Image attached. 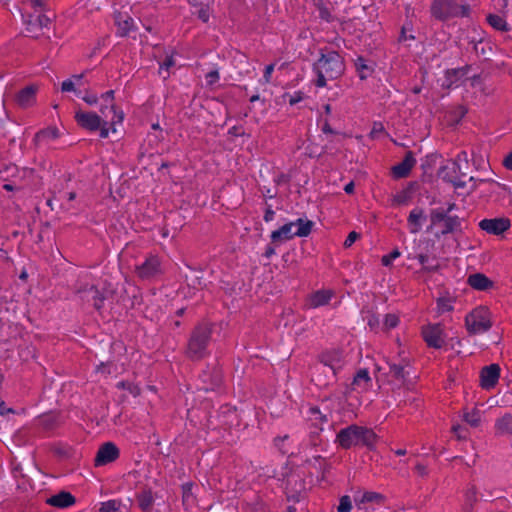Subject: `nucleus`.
<instances>
[{
  "mask_svg": "<svg viewBox=\"0 0 512 512\" xmlns=\"http://www.w3.org/2000/svg\"><path fill=\"white\" fill-rule=\"evenodd\" d=\"M370 381L369 373L366 369H361L354 377L353 383L357 386H365Z\"/></svg>",
  "mask_w": 512,
  "mask_h": 512,
  "instance_id": "nucleus-42",
  "label": "nucleus"
},
{
  "mask_svg": "<svg viewBox=\"0 0 512 512\" xmlns=\"http://www.w3.org/2000/svg\"><path fill=\"white\" fill-rule=\"evenodd\" d=\"M303 99V93L302 92H296L293 96H290L289 104L295 105L298 102H300Z\"/></svg>",
  "mask_w": 512,
  "mask_h": 512,
  "instance_id": "nucleus-62",
  "label": "nucleus"
},
{
  "mask_svg": "<svg viewBox=\"0 0 512 512\" xmlns=\"http://www.w3.org/2000/svg\"><path fill=\"white\" fill-rule=\"evenodd\" d=\"M58 137V130L54 127H50L36 133L34 137V141L36 144H41L43 142L54 140Z\"/></svg>",
  "mask_w": 512,
  "mask_h": 512,
  "instance_id": "nucleus-32",
  "label": "nucleus"
},
{
  "mask_svg": "<svg viewBox=\"0 0 512 512\" xmlns=\"http://www.w3.org/2000/svg\"><path fill=\"white\" fill-rule=\"evenodd\" d=\"M308 419L315 425H318V423H324L328 421L327 415L323 414L317 407L309 408Z\"/></svg>",
  "mask_w": 512,
  "mask_h": 512,
  "instance_id": "nucleus-37",
  "label": "nucleus"
},
{
  "mask_svg": "<svg viewBox=\"0 0 512 512\" xmlns=\"http://www.w3.org/2000/svg\"><path fill=\"white\" fill-rule=\"evenodd\" d=\"M355 68L361 80L367 79L374 71L373 66L362 56L357 57L355 60Z\"/></svg>",
  "mask_w": 512,
  "mask_h": 512,
  "instance_id": "nucleus-28",
  "label": "nucleus"
},
{
  "mask_svg": "<svg viewBox=\"0 0 512 512\" xmlns=\"http://www.w3.org/2000/svg\"><path fill=\"white\" fill-rule=\"evenodd\" d=\"M199 379L202 385L199 389L204 391H214L222 384V372L216 366H207L200 374Z\"/></svg>",
  "mask_w": 512,
  "mask_h": 512,
  "instance_id": "nucleus-14",
  "label": "nucleus"
},
{
  "mask_svg": "<svg viewBox=\"0 0 512 512\" xmlns=\"http://www.w3.org/2000/svg\"><path fill=\"white\" fill-rule=\"evenodd\" d=\"M314 70L317 73L315 85L325 87L327 80L339 78L345 70L343 57L336 51H329L322 54L314 64Z\"/></svg>",
  "mask_w": 512,
  "mask_h": 512,
  "instance_id": "nucleus-1",
  "label": "nucleus"
},
{
  "mask_svg": "<svg viewBox=\"0 0 512 512\" xmlns=\"http://www.w3.org/2000/svg\"><path fill=\"white\" fill-rule=\"evenodd\" d=\"M438 176L443 181L451 183L456 189L466 186V181L461 180V177L466 176V173L462 171L458 160L447 161L439 168Z\"/></svg>",
  "mask_w": 512,
  "mask_h": 512,
  "instance_id": "nucleus-7",
  "label": "nucleus"
},
{
  "mask_svg": "<svg viewBox=\"0 0 512 512\" xmlns=\"http://www.w3.org/2000/svg\"><path fill=\"white\" fill-rule=\"evenodd\" d=\"M287 500L300 502L305 498L304 481L294 475L290 476L287 480Z\"/></svg>",
  "mask_w": 512,
  "mask_h": 512,
  "instance_id": "nucleus-19",
  "label": "nucleus"
},
{
  "mask_svg": "<svg viewBox=\"0 0 512 512\" xmlns=\"http://www.w3.org/2000/svg\"><path fill=\"white\" fill-rule=\"evenodd\" d=\"M313 6L317 9L321 20L331 23L337 20L333 15L334 4L330 0H311Z\"/></svg>",
  "mask_w": 512,
  "mask_h": 512,
  "instance_id": "nucleus-23",
  "label": "nucleus"
},
{
  "mask_svg": "<svg viewBox=\"0 0 512 512\" xmlns=\"http://www.w3.org/2000/svg\"><path fill=\"white\" fill-rule=\"evenodd\" d=\"M415 471L418 473L419 476L421 477H426L428 476V469L425 465L421 464V463H417L415 465Z\"/></svg>",
  "mask_w": 512,
  "mask_h": 512,
  "instance_id": "nucleus-60",
  "label": "nucleus"
},
{
  "mask_svg": "<svg viewBox=\"0 0 512 512\" xmlns=\"http://www.w3.org/2000/svg\"><path fill=\"white\" fill-rule=\"evenodd\" d=\"M192 488V483H185L182 485V501L186 510L192 509L196 501Z\"/></svg>",
  "mask_w": 512,
  "mask_h": 512,
  "instance_id": "nucleus-29",
  "label": "nucleus"
},
{
  "mask_svg": "<svg viewBox=\"0 0 512 512\" xmlns=\"http://www.w3.org/2000/svg\"><path fill=\"white\" fill-rule=\"evenodd\" d=\"M449 217L448 211L444 209H433L430 213V221L432 226H436L439 223H443Z\"/></svg>",
  "mask_w": 512,
  "mask_h": 512,
  "instance_id": "nucleus-38",
  "label": "nucleus"
},
{
  "mask_svg": "<svg viewBox=\"0 0 512 512\" xmlns=\"http://www.w3.org/2000/svg\"><path fill=\"white\" fill-rule=\"evenodd\" d=\"M61 90L62 92L76 91L74 82L71 79L63 81L61 84Z\"/></svg>",
  "mask_w": 512,
  "mask_h": 512,
  "instance_id": "nucleus-59",
  "label": "nucleus"
},
{
  "mask_svg": "<svg viewBox=\"0 0 512 512\" xmlns=\"http://www.w3.org/2000/svg\"><path fill=\"white\" fill-rule=\"evenodd\" d=\"M23 19L28 35L33 39L41 38L43 36V33H40L41 30L47 28L51 22V19L43 13L23 14Z\"/></svg>",
  "mask_w": 512,
  "mask_h": 512,
  "instance_id": "nucleus-10",
  "label": "nucleus"
},
{
  "mask_svg": "<svg viewBox=\"0 0 512 512\" xmlns=\"http://www.w3.org/2000/svg\"><path fill=\"white\" fill-rule=\"evenodd\" d=\"M21 3L26 7L33 10L32 14L42 13L45 8L43 0H22Z\"/></svg>",
  "mask_w": 512,
  "mask_h": 512,
  "instance_id": "nucleus-39",
  "label": "nucleus"
},
{
  "mask_svg": "<svg viewBox=\"0 0 512 512\" xmlns=\"http://www.w3.org/2000/svg\"><path fill=\"white\" fill-rule=\"evenodd\" d=\"M410 199H411V188L408 187L393 197V204L394 205H405L410 201Z\"/></svg>",
  "mask_w": 512,
  "mask_h": 512,
  "instance_id": "nucleus-40",
  "label": "nucleus"
},
{
  "mask_svg": "<svg viewBox=\"0 0 512 512\" xmlns=\"http://www.w3.org/2000/svg\"><path fill=\"white\" fill-rule=\"evenodd\" d=\"M399 323V318L396 314H387L384 319V326L386 329L395 328Z\"/></svg>",
  "mask_w": 512,
  "mask_h": 512,
  "instance_id": "nucleus-47",
  "label": "nucleus"
},
{
  "mask_svg": "<svg viewBox=\"0 0 512 512\" xmlns=\"http://www.w3.org/2000/svg\"><path fill=\"white\" fill-rule=\"evenodd\" d=\"M102 296H104V301L106 299L112 298L115 294V289L112 287L111 283L105 282L103 288L100 290Z\"/></svg>",
  "mask_w": 512,
  "mask_h": 512,
  "instance_id": "nucleus-51",
  "label": "nucleus"
},
{
  "mask_svg": "<svg viewBox=\"0 0 512 512\" xmlns=\"http://www.w3.org/2000/svg\"><path fill=\"white\" fill-rule=\"evenodd\" d=\"M511 226L510 220L506 217L483 219L479 223V227L492 235H501Z\"/></svg>",
  "mask_w": 512,
  "mask_h": 512,
  "instance_id": "nucleus-17",
  "label": "nucleus"
},
{
  "mask_svg": "<svg viewBox=\"0 0 512 512\" xmlns=\"http://www.w3.org/2000/svg\"><path fill=\"white\" fill-rule=\"evenodd\" d=\"M481 418L482 412L477 407H474L471 411H465L463 414L464 421L475 428L481 424Z\"/></svg>",
  "mask_w": 512,
  "mask_h": 512,
  "instance_id": "nucleus-31",
  "label": "nucleus"
},
{
  "mask_svg": "<svg viewBox=\"0 0 512 512\" xmlns=\"http://www.w3.org/2000/svg\"><path fill=\"white\" fill-rule=\"evenodd\" d=\"M312 227L313 222L311 220H303L302 218L286 223L271 233L272 244L278 246L295 236L306 237L311 233Z\"/></svg>",
  "mask_w": 512,
  "mask_h": 512,
  "instance_id": "nucleus-4",
  "label": "nucleus"
},
{
  "mask_svg": "<svg viewBox=\"0 0 512 512\" xmlns=\"http://www.w3.org/2000/svg\"><path fill=\"white\" fill-rule=\"evenodd\" d=\"M100 112L103 114L104 117L108 118L109 117V113H112L113 116L111 118V123L112 124H115V123H120L122 122L123 120V113L122 112H117L116 111V107L114 105V103H107L106 105H103L100 109Z\"/></svg>",
  "mask_w": 512,
  "mask_h": 512,
  "instance_id": "nucleus-34",
  "label": "nucleus"
},
{
  "mask_svg": "<svg viewBox=\"0 0 512 512\" xmlns=\"http://www.w3.org/2000/svg\"><path fill=\"white\" fill-rule=\"evenodd\" d=\"M437 307H438V311L440 313L449 312V311L453 310V306L451 304V301L449 299H446V298L438 299Z\"/></svg>",
  "mask_w": 512,
  "mask_h": 512,
  "instance_id": "nucleus-46",
  "label": "nucleus"
},
{
  "mask_svg": "<svg viewBox=\"0 0 512 512\" xmlns=\"http://www.w3.org/2000/svg\"><path fill=\"white\" fill-rule=\"evenodd\" d=\"M46 504L57 509H67L76 503V498L68 491H60L46 499Z\"/></svg>",
  "mask_w": 512,
  "mask_h": 512,
  "instance_id": "nucleus-22",
  "label": "nucleus"
},
{
  "mask_svg": "<svg viewBox=\"0 0 512 512\" xmlns=\"http://www.w3.org/2000/svg\"><path fill=\"white\" fill-rule=\"evenodd\" d=\"M54 453L61 458H69L72 455V449L69 446H55L53 449Z\"/></svg>",
  "mask_w": 512,
  "mask_h": 512,
  "instance_id": "nucleus-45",
  "label": "nucleus"
},
{
  "mask_svg": "<svg viewBox=\"0 0 512 512\" xmlns=\"http://www.w3.org/2000/svg\"><path fill=\"white\" fill-rule=\"evenodd\" d=\"M320 363L328 366L325 367L328 370V381H321L319 379L320 386H327L334 382L338 371L342 368L343 363L338 352H327L320 356Z\"/></svg>",
  "mask_w": 512,
  "mask_h": 512,
  "instance_id": "nucleus-11",
  "label": "nucleus"
},
{
  "mask_svg": "<svg viewBox=\"0 0 512 512\" xmlns=\"http://www.w3.org/2000/svg\"><path fill=\"white\" fill-rule=\"evenodd\" d=\"M467 111V108L462 105L456 107L455 110L453 111L455 122L459 123L460 120L467 114Z\"/></svg>",
  "mask_w": 512,
  "mask_h": 512,
  "instance_id": "nucleus-52",
  "label": "nucleus"
},
{
  "mask_svg": "<svg viewBox=\"0 0 512 512\" xmlns=\"http://www.w3.org/2000/svg\"><path fill=\"white\" fill-rule=\"evenodd\" d=\"M376 440L377 435L372 429L354 424L341 429L336 436V442L343 449H349L357 445L372 449Z\"/></svg>",
  "mask_w": 512,
  "mask_h": 512,
  "instance_id": "nucleus-2",
  "label": "nucleus"
},
{
  "mask_svg": "<svg viewBox=\"0 0 512 512\" xmlns=\"http://www.w3.org/2000/svg\"><path fill=\"white\" fill-rule=\"evenodd\" d=\"M37 87L30 85L20 90L16 95V102L20 107L27 108L34 104Z\"/></svg>",
  "mask_w": 512,
  "mask_h": 512,
  "instance_id": "nucleus-25",
  "label": "nucleus"
},
{
  "mask_svg": "<svg viewBox=\"0 0 512 512\" xmlns=\"http://www.w3.org/2000/svg\"><path fill=\"white\" fill-rule=\"evenodd\" d=\"M503 165L512 171V151L505 157L503 161Z\"/></svg>",
  "mask_w": 512,
  "mask_h": 512,
  "instance_id": "nucleus-64",
  "label": "nucleus"
},
{
  "mask_svg": "<svg viewBox=\"0 0 512 512\" xmlns=\"http://www.w3.org/2000/svg\"><path fill=\"white\" fill-rule=\"evenodd\" d=\"M334 291L330 289H321L313 292L306 300V306L310 309H315L325 306L334 296Z\"/></svg>",
  "mask_w": 512,
  "mask_h": 512,
  "instance_id": "nucleus-20",
  "label": "nucleus"
},
{
  "mask_svg": "<svg viewBox=\"0 0 512 512\" xmlns=\"http://www.w3.org/2000/svg\"><path fill=\"white\" fill-rule=\"evenodd\" d=\"M367 324L369 325V327L372 330H376L379 327V325H380V319H379V317L377 315L370 314L367 317Z\"/></svg>",
  "mask_w": 512,
  "mask_h": 512,
  "instance_id": "nucleus-54",
  "label": "nucleus"
},
{
  "mask_svg": "<svg viewBox=\"0 0 512 512\" xmlns=\"http://www.w3.org/2000/svg\"><path fill=\"white\" fill-rule=\"evenodd\" d=\"M500 371V366L495 363L484 366L480 371V386L485 390L494 388L498 383Z\"/></svg>",
  "mask_w": 512,
  "mask_h": 512,
  "instance_id": "nucleus-15",
  "label": "nucleus"
},
{
  "mask_svg": "<svg viewBox=\"0 0 512 512\" xmlns=\"http://www.w3.org/2000/svg\"><path fill=\"white\" fill-rule=\"evenodd\" d=\"M175 65L173 56H167L163 63L160 64L159 74L162 75L163 71H166V75L163 78L166 79L169 76V69Z\"/></svg>",
  "mask_w": 512,
  "mask_h": 512,
  "instance_id": "nucleus-44",
  "label": "nucleus"
},
{
  "mask_svg": "<svg viewBox=\"0 0 512 512\" xmlns=\"http://www.w3.org/2000/svg\"><path fill=\"white\" fill-rule=\"evenodd\" d=\"M77 293L81 295L82 299L93 302V307L100 311L104 305V296H102L100 289L95 285L84 284L77 288Z\"/></svg>",
  "mask_w": 512,
  "mask_h": 512,
  "instance_id": "nucleus-18",
  "label": "nucleus"
},
{
  "mask_svg": "<svg viewBox=\"0 0 512 512\" xmlns=\"http://www.w3.org/2000/svg\"><path fill=\"white\" fill-rule=\"evenodd\" d=\"M321 438H320V434L318 431H313L310 433V436H309V444L312 446V447H317L321 444Z\"/></svg>",
  "mask_w": 512,
  "mask_h": 512,
  "instance_id": "nucleus-57",
  "label": "nucleus"
},
{
  "mask_svg": "<svg viewBox=\"0 0 512 512\" xmlns=\"http://www.w3.org/2000/svg\"><path fill=\"white\" fill-rule=\"evenodd\" d=\"M354 503L358 510H377L385 506V495L373 491H357L354 494Z\"/></svg>",
  "mask_w": 512,
  "mask_h": 512,
  "instance_id": "nucleus-8",
  "label": "nucleus"
},
{
  "mask_svg": "<svg viewBox=\"0 0 512 512\" xmlns=\"http://www.w3.org/2000/svg\"><path fill=\"white\" fill-rule=\"evenodd\" d=\"M440 269V264L437 261L436 256H432L429 259V263H426L425 267L422 268L425 272H437Z\"/></svg>",
  "mask_w": 512,
  "mask_h": 512,
  "instance_id": "nucleus-49",
  "label": "nucleus"
},
{
  "mask_svg": "<svg viewBox=\"0 0 512 512\" xmlns=\"http://www.w3.org/2000/svg\"><path fill=\"white\" fill-rule=\"evenodd\" d=\"M416 164V159L411 151L405 154L404 159L392 168V173L396 178H405L409 175L411 169Z\"/></svg>",
  "mask_w": 512,
  "mask_h": 512,
  "instance_id": "nucleus-24",
  "label": "nucleus"
},
{
  "mask_svg": "<svg viewBox=\"0 0 512 512\" xmlns=\"http://www.w3.org/2000/svg\"><path fill=\"white\" fill-rule=\"evenodd\" d=\"M467 283L479 291H485L493 286V282L482 273L471 274L467 279Z\"/></svg>",
  "mask_w": 512,
  "mask_h": 512,
  "instance_id": "nucleus-27",
  "label": "nucleus"
},
{
  "mask_svg": "<svg viewBox=\"0 0 512 512\" xmlns=\"http://www.w3.org/2000/svg\"><path fill=\"white\" fill-rule=\"evenodd\" d=\"M139 508L142 510H148L152 507L154 503V497L152 491L150 489H143L137 495Z\"/></svg>",
  "mask_w": 512,
  "mask_h": 512,
  "instance_id": "nucleus-30",
  "label": "nucleus"
},
{
  "mask_svg": "<svg viewBox=\"0 0 512 512\" xmlns=\"http://www.w3.org/2000/svg\"><path fill=\"white\" fill-rule=\"evenodd\" d=\"M352 509V501L348 495H344L340 498L337 512H349Z\"/></svg>",
  "mask_w": 512,
  "mask_h": 512,
  "instance_id": "nucleus-43",
  "label": "nucleus"
},
{
  "mask_svg": "<svg viewBox=\"0 0 512 512\" xmlns=\"http://www.w3.org/2000/svg\"><path fill=\"white\" fill-rule=\"evenodd\" d=\"M461 221L458 216H450L443 222V229L441 235L453 233L460 229Z\"/></svg>",
  "mask_w": 512,
  "mask_h": 512,
  "instance_id": "nucleus-33",
  "label": "nucleus"
},
{
  "mask_svg": "<svg viewBox=\"0 0 512 512\" xmlns=\"http://www.w3.org/2000/svg\"><path fill=\"white\" fill-rule=\"evenodd\" d=\"M101 98L106 102V103H113V100H114V91L113 90H109L107 92H105L104 94H102Z\"/></svg>",
  "mask_w": 512,
  "mask_h": 512,
  "instance_id": "nucleus-63",
  "label": "nucleus"
},
{
  "mask_svg": "<svg viewBox=\"0 0 512 512\" xmlns=\"http://www.w3.org/2000/svg\"><path fill=\"white\" fill-rule=\"evenodd\" d=\"M469 70V66H464L455 69H448L445 73L446 80L449 82V85H452L460 78L464 77Z\"/></svg>",
  "mask_w": 512,
  "mask_h": 512,
  "instance_id": "nucleus-35",
  "label": "nucleus"
},
{
  "mask_svg": "<svg viewBox=\"0 0 512 512\" xmlns=\"http://www.w3.org/2000/svg\"><path fill=\"white\" fill-rule=\"evenodd\" d=\"M274 67L275 65L274 64H269L265 67V70H264V75H263V81L264 83H270L271 81V75L274 71Z\"/></svg>",
  "mask_w": 512,
  "mask_h": 512,
  "instance_id": "nucleus-58",
  "label": "nucleus"
},
{
  "mask_svg": "<svg viewBox=\"0 0 512 512\" xmlns=\"http://www.w3.org/2000/svg\"><path fill=\"white\" fill-rule=\"evenodd\" d=\"M120 456L119 448L113 442L103 443L94 458V466L101 467L116 461Z\"/></svg>",
  "mask_w": 512,
  "mask_h": 512,
  "instance_id": "nucleus-12",
  "label": "nucleus"
},
{
  "mask_svg": "<svg viewBox=\"0 0 512 512\" xmlns=\"http://www.w3.org/2000/svg\"><path fill=\"white\" fill-rule=\"evenodd\" d=\"M388 375L400 381L402 385L409 386L414 384V380L410 377L411 365L407 359H402L399 363L388 362Z\"/></svg>",
  "mask_w": 512,
  "mask_h": 512,
  "instance_id": "nucleus-13",
  "label": "nucleus"
},
{
  "mask_svg": "<svg viewBox=\"0 0 512 512\" xmlns=\"http://www.w3.org/2000/svg\"><path fill=\"white\" fill-rule=\"evenodd\" d=\"M359 237H360L359 233H357L355 231L350 232L344 241V246L346 248L351 247Z\"/></svg>",
  "mask_w": 512,
  "mask_h": 512,
  "instance_id": "nucleus-55",
  "label": "nucleus"
},
{
  "mask_svg": "<svg viewBox=\"0 0 512 512\" xmlns=\"http://www.w3.org/2000/svg\"><path fill=\"white\" fill-rule=\"evenodd\" d=\"M75 119L81 127L91 131L98 130L102 122L100 116L93 112L78 111L75 114Z\"/></svg>",
  "mask_w": 512,
  "mask_h": 512,
  "instance_id": "nucleus-21",
  "label": "nucleus"
},
{
  "mask_svg": "<svg viewBox=\"0 0 512 512\" xmlns=\"http://www.w3.org/2000/svg\"><path fill=\"white\" fill-rule=\"evenodd\" d=\"M487 21L496 30H499V31H507L508 30L507 23H506L505 19L499 15L489 14L487 16Z\"/></svg>",
  "mask_w": 512,
  "mask_h": 512,
  "instance_id": "nucleus-36",
  "label": "nucleus"
},
{
  "mask_svg": "<svg viewBox=\"0 0 512 512\" xmlns=\"http://www.w3.org/2000/svg\"><path fill=\"white\" fill-rule=\"evenodd\" d=\"M121 503L118 500H109L101 503L98 512H117L120 510Z\"/></svg>",
  "mask_w": 512,
  "mask_h": 512,
  "instance_id": "nucleus-41",
  "label": "nucleus"
},
{
  "mask_svg": "<svg viewBox=\"0 0 512 512\" xmlns=\"http://www.w3.org/2000/svg\"><path fill=\"white\" fill-rule=\"evenodd\" d=\"M465 326L467 331L473 335L488 331L492 326L488 310L484 307L474 309L466 316Z\"/></svg>",
  "mask_w": 512,
  "mask_h": 512,
  "instance_id": "nucleus-6",
  "label": "nucleus"
},
{
  "mask_svg": "<svg viewBox=\"0 0 512 512\" xmlns=\"http://www.w3.org/2000/svg\"><path fill=\"white\" fill-rule=\"evenodd\" d=\"M410 259H412V256H409ZM413 258L417 259L419 261V263L422 265V268L425 267L426 263H429V259L431 258V256L429 255L428 252L426 253H419L415 256H413Z\"/></svg>",
  "mask_w": 512,
  "mask_h": 512,
  "instance_id": "nucleus-56",
  "label": "nucleus"
},
{
  "mask_svg": "<svg viewBox=\"0 0 512 512\" xmlns=\"http://www.w3.org/2000/svg\"><path fill=\"white\" fill-rule=\"evenodd\" d=\"M219 78L220 76L218 70H212L206 74V81L210 86L214 85L219 80Z\"/></svg>",
  "mask_w": 512,
  "mask_h": 512,
  "instance_id": "nucleus-53",
  "label": "nucleus"
},
{
  "mask_svg": "<svg viewBox=\"0 0 512 512\" xmlns=\"http://www.w3.org/2000/svg\"><path fill=\"white\" fill-rule=\"evenodd\" d=\"M325 367H327V366L322 363H320L319 365H317L315 367L318 382H319V379H321V381H328V370H326Z\"/></svg>",
  "mask_w": 512,
  "mask_h": 512,
  "instance_id": "nucleus-50",
  "label": "nucleus"
},
{
  "mask_svg": "<svg viewBox=\"0 0 512 512\" xmlns=\"http://www.w3.org/2000/svg\"><path fill=\"white\" fill-rule=\"evenodd\" d=\"M422 335L429 347L440 349L444 344L443 329L440 324L423 327Z\"/></svg>",
  "mask_w": 512,
  "mask_h": 512,
  "instance_id": "nucleus-16",
  "label": "nucleus"
},
{
  "mask_svg": "<svg viewBox=\"0 0 512 512\" xmlns=\"http://www.w3.org/2000/svg\"><path fill=\"white\" fill-rule=\"evenodd\" d=\"M274 216H275V212L273 211L271 205H267V208L265 210V213H264V221L265 222H270L274 219Z\"/></svg>",
  "mask_w": 512,
  "mask_h": 512,
  "instance_id": "nucleus-61",
  "label": "nucleus"
},
{
  "mask_svg": "<svg viewBox=\"0 0 512 512\" xmlns=\"http://www.w3.org/2000/svg\"><path fill=\"white\" fill-rule=\"evenodd\" d=\"M212 329L208 324H199L191 332L187 342L185 354L193 360L199 361L208 356V346L211 340Z\"/></svg>",
  "mask_w": 512,
  "mask_h": 512,
  "instance_id": "nucleus-3",
  "label": "nucleus"
},
{
  "mask_svg": "<svg viewBox=\"0 0 512 512\" xmlns=\"http://www.w3.org/2000/svg\"><path fill=\"white\" fill-rule=\"evenodd\" d=\"M135 273L142 280H151L163 273L161 259L157 255H149L139 265L135 266Z\"/></svg>",
  "mask_w": 512,
  "mask_h": 512,
  "instance_id": "nucleus-9",
  "label": "nucleus"
},
{
  "mask_svg": "<svg viewBox=\"0 0 512 512\" xmlns=\"http://www.w3.org/2000/svg\"><path fill=\"white\" fill-rule=\"evenodd\" d=\"M400 256V251L398 249H394L387 255H384L381 259V263L384 266H390L392 261Z\"/></svg>",
  "mask_w": 512,
  "mask_h": 512,
  "instance_id": "nucleus-48",
  "label": "nucleus"
},
{
  "mask_svg": "<svg viewBox=\"0 0 512 512\" xmlns=\"http://www.w3.org/2000/svg\"><path fill=\"white\" fill-rule=\"evenodd\" d=\"M469 11L468 5H459L454 0H433L430 7L431 15L440 21L468 16Z\"/></svg>",
  "mask_w": 512,
  "mask_h": 512,
  "instance_id": "nucleus-5",
  "label": "nucleus"
},
{
  "mask_svg": "<svg viewBox=\"0 0 512 512\" xmlns=\"http://www.w3.org/2000/svg\"><path fill=\"white\" fill-rule=\"evenodd\" d=\"M426 220L424 210L422 208H414L407 218L410 233L416 234L421 230L422 222Z\"/></svg>",
  "mask_w": 512,
  "mask_h": 512,
  "instance_id": "nucleus-26",
  "label": "nucleus"
}]
</instances>
